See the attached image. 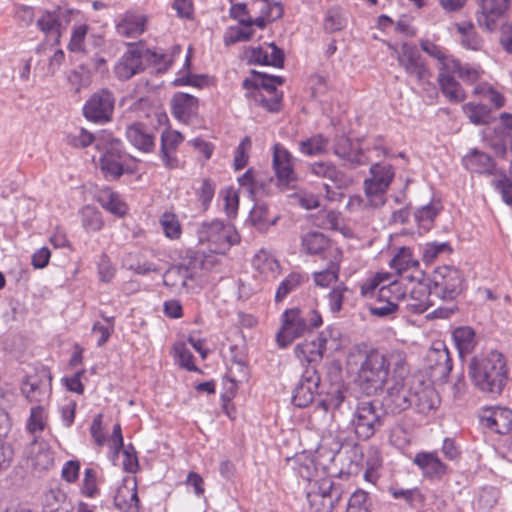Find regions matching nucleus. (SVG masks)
Here are the masks:
<instances>
[{"instance_id":"1","label":"nucleus","mask_w":512,"mask_h":512,"mask_svg":"<svg viewBox=\"0 0 512 512\" xmlns=\"http://www.w3.org/2000/svg\"><path fill=\"white\" fill-rule=\"evenodd\" d=\"M439 399L434 388L408 377L405 360L399 355L394 363L393 376L388 382L382 407L386 413L398 415L413 408L419 414H428L437 408Z\"/></svg>"},{"instance_id":"2","label":"nucleus","mask_w":512,"mask_h":512,"mask_svg":"<svg viewBox=\"0 0 512 512\" xmlns=\"http://www.w3.org/2000/svg\"><path fill=\"white\" fill-rule=\"evenodd\" d=\"M391 358L384 352L368 347L366 344L352 346L346 356L345 366L354 382L367 396L382 391L388 381Z\"/></svg>"},{"instance_id":"3","label":"nucleus","mask_w":512,"mask_h":512,"mask_svg":"<svg viewBox=\"0 0 512 512\" xmlns=\"http://www.w3.org/2000/svg\"><path fill=\"white\" fill-rule=\"evenodd\" d=\"M463 273L454 266L437 267L431 277L428 292L425 289H413L407 307L414 313L421 314L431 305L430 297L452 301L462 292Z\"/></svg>"},{"instance_id":"4","label":"nucleus","mask_w":512,"mask_h":512,"mask_svg":"<svg viewBox=\"0 0 512 512\" xmlns=\"http://www.w3.org/2000/svg\"><path fill=\"white\" fill-rule=\"evenodd\" d=\"M469 374L480 391L500 395L509 378L506 358L496 350L481 358H473L469 364Z\"/></svg>"},{"instance_id":"5","label":"nucleus","mask_w":512,"mask_h":512,"mask_svg":"<svg viewBox=\"0 0 512 512\" xmlns=\"http://www.w3.org/2000/svg\"><path fill=\"white\" fill-rule=\"evenodd\" d=\"M215 257L204 256L203 252L190 251L188 252L187 261L178 265H172L163 274V284L170 288L172 292L188 293L191 289L189 284L196 276V270L202 268L209 270L215 264Z\"/></svg>"},{"instance_id":"6","label":"nucleus","mask_w":512,"mask_h":512,"mask_svg":"<svg viewBox=\"0 0 512 512\" xmlns=\"http://www.w3.org/2000/svg\"><path fill=\"white\" fill-rule=\"evenodd\" d=\"M200 244H206L214 254H225L231 246L240 242V236L235 227L229 223L214 219L203 222L197 228Z\"/></svg>"},{"instance_id":"7","label":"nucleus","mask_w":512,"mask_h":512,"mask_svg":"<svg viewBox=\"0 0 512 512\" xmlns=\"http://www.w3.org/2000/svg\"><path fill=\"white\" fill-rule=\"evenodd\" d=\"M344 493L342 484L322 477L308 484L306 498L310 512H332Z\"/></svg>"},{"instance_id":"8","label":"nucleus","mask_w":512,"mask_h":512,"mask_svg":"<svg viewBox=\"0 0 512 512\" xmlns=\"http://www.w3.org/2000/svg\"><path fill=\"white\" fill-rule=\"evenodd\" d=\"M382 408L374 401H361L357 404L351 424L358 439L368 440L382 428Z\"/></svg>"},{"instance_id":"9","label":"nucleus","mask_w":512,"mask_h":512,"mask_svg":"<svg viewBox=\"0 0 512 512\" xmlns=\"http://www.w3.org/2000/svg\"><path fill=\"white\" fill-rule=\"evenodd\" d=\"M79 13V10L60 6L53 10L39 9L36 26L47 38L53 40V44L59 45L62 33Z\"/></svg>"},{"instance_id":"10","label":"nucleus","mask_w":512,"mask_h":512,"mask_svg":"<svg viewBox=\"0 0 512 512\" xmlns=\"http://www.w3.org/2000/svg\"><path fill=\"white\" fill-rule=\"evenodd\" d=\"M128 154L118 139H112L103 148L100 156V169L106 180L114 181L124 173L133 174L134 169L126 165Z\"/></svg>"},{"instance_id":"11","label":"nucleus","mask_w":512,"mask_h":512,"mask_svg":"<svg viewBox=\"0 0 512 512\" xmlns=\"http://www.w3.org/2000/svg\"><path fill=\"white\" fill-rule=\"evenodd\" d=\"M309 172L318 178L327 179L333 184L335 189L327 183L324 184L326 197L329 201H340L344 196L340 190L347 188L351 183V179L330 161L311 163Z\"/></svg>"},{"instance_id":"12","label":"nucleus","mask_w":512,"mask_h":512,"mask_svg":"<svg viewBox=\"0 0 512 512\" xmlns=\"http://www.w3.org/2000/svg\"><path fill=\"white\" fill-rule=\"evenodd\" d=\"M308 332L307 316L300 308L286 309L281 315V328L276 335L280 348L290 345Z\"/></svg>"},{"instance_id":"13","label":"nucleus","mask_w":512,"mask_h":512,"mask_svg":"<svg viewBox=\"0 0 512 512\" xmlns=\"http://www.w3.org/2000/svg\"><path fill=\"white\" fill-rule=\"evenodd\" d=\"M115 98L107 89L95 92L84 104L83 115L88 121L103 124L108 122L113 114Z\"/></svg>"},{"instance_id":"14","label":"nucleus","mask_w":512,"mask_h":512,"mask_svg":"<svg viewBox=\"0 0 512 512\" xmlns=\"http://www.w3.org/2000/svg\"><path fill=\"white\" fill-rule=\"evenodd\" d=\"M320 380V375L314 366L306 368L293 390L292 403L299 408L308 407L315 396L320 394Z\"/></svg>"},{"instance_id":"15","label":"nucleus","mask_w":512,"mask_h":512,"mask_svg":"<svg viewBox=\"0 0 512 512\" xmlns=\"http://www.w3.org/2000/svg\"><path fill=\"white\" fill-rule=\"evenodd\" d=\"M272 166L280 187H294L298 178L294 170L293 156L280 143H276L273 146Z\"/></svg>"},{"instance_id":"16","label":"nucleus","mask_w":512,"mask_h":512,"mask_svg":"<svg viewBox=\"0 0 512 512\" xmlns=\"http://www.w3.org/2000/svg\"><path fill=\"white\" fill-rule=\"evenodd\" d=\"M333 153L350 168H356L368 163V157L361 147L360 140L353 141L344 134L336 135L334 138Z\"/></svg>"},{"instance_id":"17","label":"nucleus","mask_w":512,"mask_h":512,"mask_svg":"<svg viewBox=\"0 0 512 512\" xmlns=\"http://www.w3.org/2000/svg\"><path fill=\"white\" fill-rule=\"evenodd\" d=\"M398 62L405 69L406 73L409 76L415 77L418 82L428 80L431 75L415 45L404 43L398 54Z\"/></svg>"},{"instance_id":"18","label":"nucleus","mask_w":512,"mask_h":512,"mask_svg":"<svg viewBox=\"0 0 512 512\" xmlns=\"http://www.w3.org/2000/svg\"><path fill=\"white\" fill-rule=\"evenodd\" d=\"M480 424L490 431L505 435L512 429V410L507 407H484L479 413Z\"/></svg>"},{"instance_id":"19","label":"nucleus","mask_w":512,"mask_h":512,"mask_svg":"<svg viewBox=\"0 0 512 512\" xmlns=\"http://www.w3.org/2000/svg\"><path fill=\"white\" fill-rule=\"evenodd\" d=\"M52 377L45 369L27 375L22 381L21 391L30 402H42L49 398Z\"/></svg>"},{"instance_id":"20","label":"nucleus","mask_w":512,"mask_h":512,"mask_svg":"<svg viewBox=\"0 0 512 512\" xmlns=\"http://www.w3.org/2000/svg\"><path fill=\"white\" fill-rule=\"evenodd\" d=\"M129 49L114 66V74L120 81H127L145 70L142 50L135 44H128Z\"/></svg>"},{"instance_id":"21","label":"nucleus","mask_w":512,"mask_h":512,"mask_svg":"<svg viewBox=\"0 0 512 512\" xmlns=\"http://www.w3.org/2000/svg\"><path fill=\"white\" fill-rule=\"evenodd\" d=\"M510 5V0H481V11L477 15L480 27L487 31H494L498 27V20L504 15Z\"/></svg>"},{"instance_id":"22","label":"nucleus","mask_w":512,"mask_h":512,"mask_svg":"<svg viewBox=\"0 0 512 512\" xmlns=\"http://www.w3.org/2000/svg\"><path fill=\"white\" fill-rule=\"evenodd\" d=\"M114 505L121 512H138L139 498L134 477H126L122 480L114 495Z\"/></svg>"},{"instance_id":"23","label":"nucleus","mask_w":512,"mask_h":512,"mask_svg":"<svg viewBox=\"0 0 512 512\" xmlns=\"http://www.w3.org/2000/svg\"><path fill=\"white\" fill-rule=\"evenodd\" d=\"M126 138L142 152L150 153L155 149V129L149 128L143 123L137 122L127 126Z\"/></svg>"},{"instance_id":"24","label":"nucleus","mask_w":512,"mask_h":512,"mask_svg":"<svg viewBox=\"0 0 512 512\" xmlns=\"http://www.w3.org/2000/svg\"><path fill=\"white\" fill-rule=\"evenodd\" d=\"M147 17L134 11H126L116 23V32L121 37L136 38L144 33Z\"/></svg>"},{"instance_id":"25","label":"nucleus","mask_w":512,"mask_h":512,"mask_svg":"<svg viewBox=\"0 0 512 512\" xmlns=\"http://www.w3.org/2000/svg\"><path fill=\"white\" fill-rule=\"evenodd\" d=\"M413 463L430 479H440L447 473V465L440 460L437 452H419Z\"/></svg>"},{"instance_id":"26","label":"nucleus","mask_w":512,"mask_h":512,"mask_svg":"<svg viewBox=\"0 0 512 512\" xmlns=\"http://www.w3.org/2000/svg\"><path fill=\"white\" fill-rule=\"evenodd\" d=\"M183 136L178 131L165 130L161 134L160 158L164 165L169 168H177L179 161L175 156V151L182 143Z\"/></svg>"},{"instance_id":"27","label":"nucleus","mask_w":512,"mask_h":512,"mask_svg":"<svg viewBox=\"0 0 512 512\" xmlns=\"http://www.w3.org/2000/svg\"><path fill=\"white\" fill-rule=\"evenodd\" d=\"M172 115L183 123H188L198 111V99L190 94L178 92L171 101Z\"/></svg>"},{"instance_id":"28","label":"nucleus","mask_w":512,"mask_h":512,"mask_svg":"<svg viewBox=\"0 0 512 512\" xmlns=\"http://www.w3.org/2000/svg\"><path fill=\"white\" fill-rule=\"evenodd\" d=\"M302 246L309 254H320L324 259H330L331 250H339L333 247L330 240L321 232L310 231L302 236Z\"/></svg>"},{"instance_id":"29","label":"nucleus","mask_w":512,"mask_h":512,"mask_svg":"<svg viewBox=\"0 0 512 512\" xmlns=\"http://www.w3.org/2000/svg\"><path fill=\"white\" fill-rule=\"evenodd\" d=\"M341 257L342 253L340 250L330 251V259L326 267L321 271L313 273V279L317 286L328 287L331 283L338 280Z\"/></svg>"},{"instance_id":"30","label":"nucleus","mask_w":512,"mask_h":512,"mask_svg":"<svg viewBox=\"0 0 512 512\" xmlns=\"http://www.w3.org/2000/svg\"><path fill=\"white\" fill-rule=\"evenodd\" d=\"M464 166L471 172L478 174H493L494 159L487 153L472 149L464 158Z\"/></svg>"},{"instance_id":"31","label":"nucleus","mask_w":512,"mask_h":512,"mask_svg":"<svg viewBox=\"0 0 512 512\" xmlns=\"http://www.w3.org/2000/svg\"><path fill=\"white\" fill-rule=\"evenodd\" d=\"M450 70H440L438 73V82L443 95L453 103H459L465 100L466 94L459 82L452 76Z\"/></svg>"},{"instance_id":"32","label":"nucleus","mask_w":512,"mask_h":512,"mask_svg":"<svg viewBox=\"0 0 512 512\" xmlns=\"http://www.w3.org/2000/svg\"><path fill=\"white\" fill-rule=\"evenodd\" d=\"M325 339H317L312 341H305L297 344L294 353L296 357L302 361H306L308 364L320 362L325 354Z\"/></svg>"},{"instance_id":"33","label":"nucleus","mask_w":512,"mask_h":512,"mask_svg":"<svg viewBox=\"0 0 512 512\" xmlns=\"http://www.w3.org/2000/svg\"><path fill=\"white\" fill-rule=\"evenodd\" d=\"M252 266L266 278L275 279L280 274V264L278 260L264 250L259 251L254 256Z\"/></svg>"},{"instance_id":"34","label":"nucleus","mask_w":512,"mask_h":512,"mask_svg":"<svg viewBox=\"0 0 512 512\" xmlns=\"http://www.w3.org/2000/svg\"><path fill=\"white\" fill-rule=\"evenodd\" d=\"M455 27L461 35L460 42L463 47L474 51L481 49L483 41L471 22L456 23Z\"/></svg>"},{"instance_id":"35","label":"nucleus","mask_w":512,"mask_h":512,"mask_svg":"<svg viewBox=\"0 0 512 512\" xmlns=\"http://www.w3.org/2000/svg\"><path fill=\"white\" fill-rule=\"evenodd\" d=\"M346 512H373V498L370 493L356 489L347 500Z\"/></svg>"},{"instance_id":"36","label":"nucleus","mask_w":512,"mask_h":512,"mask_svg":"<svg viewBox=\"0 0 512 512\" xmlns=\"http://www.w3.org/2000/svg\"><path fill=\"white\" fill-rule=\"evenodd\" d=\"M463 111L469 120L476 125H486L493 120L492 111L485 104L469 102L463 106Z\"/></svg>"},{"instance_id":"37","label":"nucleus","mask_w":512,"mask_h":512,"mask_svg":"<svg viewBox=\"0 0 512 512\" xmlns=\"http://www.w3.org/2000/svg\"><path fill=\"white\" fill-rule=\"evenodd\" d=\"M363 185L371 207L378 208L385 204V194L389 187L383 185V182L379 183L371 178L365 179Z\"/></svg>"},{"instance_id":"38","label":"nucleus","mask_w":512,"mask_h":512,"mask_svg":"<svg viewBox=\"0 0 512 512\" xmlns=\"http://www.w3.org/2000/svg\"><path fill=\"white\" fill-rule=\"evenodd\" d=\"M378 301H384L385 303L392 302L398 304L401 300L406 298V291L403 285L398 281H391L387 285H382L375 295Z\"/></svg>"},{"instance_id":"39","label":"nucleus","mask_w":512,"mask_h":512,"mask_svg":"<svg viewBox=\"0 0 512 512\" xmlns=\"http://www.w3.org/2000/svg\"><path fill=\"white\" fill-rule=\"evenodd\" d=\"M453 342L460 355L469 353L475 343V332L470 327H458L452 332Z\"/></svg>"},{"instance_id":"40","label":"nucleus","mask_w":512,"mask_h":512,"mask_svg":"<svg viewBox=\"0 0 512 512\" xmlns=\"http://www.w3.org/2000/svg\"><path fill=\"white\" fill-rule=\"evenodd\" d=\"M446 70L452 71V73L457 74L460 79L471 84L478 81L481 76L480 69L468 64L462 65L461 62L454 57L446 64Z\"/></svg>"},{"instance_id":"41","label":"nucleus","mask_w":512,"mask_h":512,"mask_svg":"<svg viewBox=\"0 0 512 512\" xmlns=\"http://www.w3.org/2000/svg\"><path fill=\"white\" fill-rule=\"evenodd\" d=\"M252 74L253 78H245L243 80L242 86L244 89L254 90L255 94H257L259 89L262 88L272 95L277 94L276 86L268 80V75L255 70H252Z\"/></svg>"},{"instance_id":"42","label":"nucleus","mask_w":512,"mask_h":512,"mask_svg":"<svg viewBox=\"0 0 512 512\" xmlns=\"http://www.w3.org/2000/svg\"><path fill=\"white\" fill-rule=\"evenodd\" d=\"M80 215L82 226L88 232L99 231L104 225L101 212L94 206H84L80 211Z\"/></svg>"},{"instance_id":"43","label":"nucleus","mask_w":512,"mask_h":512,"mask_svg":"<svg viewBox=\"0 0 512 512\" xmlns=\"http://www.w3.org/2000/svg\"><path fill=\"white\" fill-rule=\"evenodd\" d=\"M328 139L322 134H316L306 140L299 142V150L308 156L323 154L328 146Z\"/></svg>"},{"instance_id":"44","label":"nucleus","mask_w":512,"mask_h":512,"mask_svg":"<svg viewBox=\"0 0 512 512\" xmlns=\"http://www.w3.org/2000/svg\"><path fill=\"white\" fill-rule=\"evenodd\" d=\"M101 206L116 216H124L127 212L126 204L120 199L119 195L111 190L105 191L100 197Z\"/></svg>"},{"instance_id":"45","label":"nucleus","mask_w":512,"mask_h":512,"mask_svg":"<svg viewBox=\"0 0 512 512\" xmlns=\"http://www.w3.org/2000/svg\"><path fill=\"white\" fill-rule=\"evenodd\" d=\"M303 282V276L300 273L292 272L288 274L279 284L275 302H282L291 292L295 291Z\"/></svg>"},{"instance_id":"46","label":"nucleus","mask_w":512,"mask_h":512,"mask_svg":"<svg viewBox=\"0 0 512 512\" xmlns=\"http://www.w3.org/2000/svg\"><path fill=\"white\" fill-rule=\"evenodd\" d=\"M419 44L425 53L439 61V71L445 70L446 64L453 59L452 56L446 55L445 50L441 46L435 44L429 39H421Z\"/></svg>"},{"instance_id":"47","label":"nucleus","mask_w":512,"mask_h":512,"mask_svg":"<svg viewBox=\"0 0 512 512\" xmlns=\"http://www.w3.org/2000/svg\"><path fill=\"white\" fill-rule=\"evenodd\" d=\"M416 265H418V262L413 259L412 252L407 247L400 248L398 253L390 261V267L399 274Z\"/></svg>"},{"instance_id":"48","label":"nucleus","mask_w":512,"mask_h":512,"mask_svg":"<svg viewBox=\"0 0 512 512\" xmlns=\"http://www.w3.org/2000/svg\"><path fill=\"white\" fill-rule=\"evenodd\" d=\"M388 491L394 499H402L406 503H408L410 506L420 505L424 501L423 495L416 488L403 489V488L391 486V487H389Z\"/></svg>"},{"instance_id":"49","label":"nucleus","mask_w":512,"mask_h":512,"mask_svg":"<svg viewBox=\"0 0 512 512\" xmlns=\"http://www.w3.org/2000/svg\"><path fill=\"white\" fill-rule=\"evenodd\" d=\"M500 491L493 486L484 487L480 490L477 498V506L483 511L492 509L498 502Z\"/></svg>"},{"instance_id":"50","label":"nucleus","mask_w":512,"mask_h":512,"mask_svg":"<svg viewBox=\"0 0 512 512\" xmlns=\"http://www.w3.org/2000/svg\"><path fill=\"white\" fill-rule=\"evenodd\" d=\"M439 209L433 204H427L416 210L415 220L425 230H429L438 215Z\"/></svg>"},{"instance_id":"51","label":"nucleus","mask_w":512,"mask_h":512,"mask_svg":"<svg viewBox=\"0 0 512 512\" xmlns=\"http://www.w3.org/2000/svg\"><path fill=\"white\" fill-rule=\"evenodd\" d=\"M89 27L87 24L75 26L71 32V38L68 44V50L73 53L84 52V41L88 33Z\"/></svg>"},{"instance_id":"52","label":"nucleus","mask_w":512,"mask_h":512,"mask_svg":"<svg viewBox=\"0 0 512 512\" xmlns=\"http://www.w3.org/2000/svg\"><path fill=\"white\" fill-rule=\"evenodd\" d=\"M370 175L371 179L379 183L381 181L383 185L389 187L394 178V170L390 164L376 163L370 167Z\"/></svg>"},{"instance_id":"53","label":"nucleus","mask_w":512,"mask_h":512,"mask_svg":"<svg viewBox=\"0 0 512 512\" xmlns=\"http://www.w3.org/2000/svg\"><path fill=\"white\" fill-rule=\"evenodd\" d=\"M349 292L344 283L335 286L327 295L329 309L332 313H338L342 309L345 294Z\"/></svg>"},{"instance_id":"54","label":"nucleus","mask_w":512,"mask_h":512,"mask_svg":"<svg viewBox=\"0 0 512 512\" xmlns=\"http://www.w3.org/2000/svg\"><path fill=\"white\" fill-rule=\"evenodd\" d=\"M250 14V5L248 6L246 3H232L229 10L230 17L237 20L239 24L245 28L252 26V17Z\"/></svg>"},{"instance_id":"55","label":"nucleus","mask_w":512,"mask_h":512,"mask_svg":"<svg viewBox=\"0 0 512 512\" xmlns=\"http://www.w3.org/2000/svg\"><path fill=\"white\" fill-rule=\"evenodd\" d=\"M442 348H433L430 351L429 358L435 361L437 367H442V374L449 373L452 370V360L449 351L441 344Z\"/></svg>"},{"instance_id":"56","label":"nucleus","mask_w":512,"mask_h":512,"mask_svg":"<svg viewBox=\"0 0 512 512\" xmlns=\"http://www.w3.org/2000/svg\"><path fill=\"white\" fill-rule=\"evenodd\" d=\"M249 220L253 226L262 230L270 225L275 224V220L268 218V209L264 205H256L250 212Z\"/></svg>"},{"instance_id":"57","label":"nucleus","mask_w":512,"mask_h":512,"mask_svg":"<svg viewBox=\"0 0 512 512\" xmlns=\"http://www.w3.org/2000/svg\"><path fill=\"white\" fill-rule=\"evenodd\" d=\"M344 400L345 393L340 389H336L327 393L326 396L318 402L317 407L321 408L325 412L335 410L342 405Z\"/></svg>"},{"instance_id":"58","label":"nucleus","mask_w":512,"mask_h":512,"mask_svg":"<svg viewBox=\"0 0 512 512\" xmlns=\"http://www.w3.org/2000/svg\"><path fill=\"white\" fill-rule=\"evenodd\" d=\"M33 460L37 468L46 470L54 464V453L46 443H40Z\"/></svg>"},{"instance_id":"59","label":"nucleus","mask_w":512,"mask_h":512,"mask_svg":"<svg viewBox=\"0 0 512 512\" xmlns=\"http://www.w3.org/2000/svg\"><path fill=\"white\" fill-rule=\"evenodd\" d=\"M372 302L368 304V310L371 315L377 317H388L394 314L398 310V304L392 302L385 303L384 301H378V299H371Z\"/></svg>"},{"instance_id":"60","label":"nucleus","mask_w":512,"mask_h":512,"mask_svg":"<svg viewBox=\"0 0 512 512\" xmlns=\"http://www.w3.org/2000/svg\"><path fill=\"white\" fill-rule=\"evenodd\" d=\"M100 281L109 283L115 276L116 269L107 254L102 253L97 262Z\"/></svg>"},{"instance_id":"61","label":"nucleus","mask_w":512,"mask_h":512,"mask_svg":"<svg viewBox=\"0 0 512 512\" xmlns=\"http://www.w3.org/2000/svg\"><path fill=\"white\" fill-rule=\"evenodd\" d=\"M388 278V274L377 273L361 285V295L367 299H374L380 284Z\"/></svg>"},{"instance_id":"62","label":"nucleus","mask_w":512,"mask_h":512,"mask_svg":"<svg viewBox=\"0 0 512 512\" xmlns=\"http://www.w3.org/2000/svg\"><path fill=\"white\" fill-rule=\"evenodd\" d=\"M196 194L204 209H207L215 194V184L209 178H204L196 189Z\"/></svg>"},{"instance_id":"63","label":"nucleus","mask_w":512,"mask_h":512,"mask_svg":"<svg viewBox=\"0 0 512 512\" xmlns=\"http://www.w3.org/2000/svg\"><path fill=\"white\" fill-rule=\"evenodd\" d=\"M500 178L492 181L494 188L500 192L503 201L512 207V180L505 173H500Z\"/></svg>"},{"instance_id":"64","label":"nucleus","mask_w":512,"mask_h":512,"mask_svg":"<svg viewBox=\"0 0 512 512\" xmlns=\"http://www.w3.org/2000/svg\"><path fill=\"white\" fill-rule=\"evenodd\" d=\"M66 499V494L59 488L50 489L44 494L43 504L51 511L58 512L59 505Z\"/></svg>"}]
</instances>
